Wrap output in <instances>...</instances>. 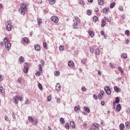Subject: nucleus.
<instances>
[{
  "label": "nucleus",
  "mask_w": 130,
  "mask_h": 130,
  "mask_svg": "<svg viewBox=\"0 0 130 130\" xmlns=\"http://www.w3.org/2000/svg\"><path fill=\"white\" fill-rule=\"evenodd\" d=\"M20 8H21V11L20 13L21 15H25V12H26V11H28V8H27V6L25 4L21 3L20 5Z\"/></svg>",
  "instance_id": "obj_1"
},
{
  "label": "nucleus",
  "mask_w": 130,
  "mask_h": 130,
  "mask_svg": "<svg viewBox=\"0 0 130 130\" xmlns=\"http://www.w3.org/2000/svg\"><path fill=\"white\" fill-rule=\"evenodd\" d=\"M4 42L5 43V47L6 49L9 51L11 48V43L8 41V38L5 37L4 39Z\"/></svg>",
  "instance_id": "obj_2"
},
{
  "label": "nucleus",
  "mask_w": 130,
  "mask_h": 130,
  "mask_svg": "<svg viewBox=\"0 0 130 130\" xmlns=\"http://www.w3.org/2000/svg\"><path fill=\"white\" fill-rule=\"evenodd\" d=\"M28 71H29V65L28 63L25 62L24 64L23 72L25 74H28Z\"/></svg>",
  "instance_id": "obj_3"
},
{
  "label": "nucleus",
  "mask_w": 130,
  "mask_h": 130,
  "mask_svg": "<svg viewBox=\"0 0 130 130\" xmlns=\"http://www.w3.org/2000/svg\"><path fill=\"white\" fill-rule=\"evenodd\" d=\"M104 90L108 95H110V94H111V89L110 88V87L106 86H105Z\"/></svg>",
  "instance_id": "obj_4"
},
{
  "label": "nucleus",
  "mask_w": 130,
  "mask_h": 130,
  "mask_svg": "<svg viewBox=\"0 0 130 130\" xmlns=\"http://www.w3.org/2000/svg\"><path fill=\"white\" fill-rule=\"evenodd\" d=\"M51 20L54 23H58V18L55 16H53L51 18Z\"/></svg>",
  "instance_id": "obj_5"
},
{
  "label": "nucleus",
  "mask_w": 130,
  "mask_h": 130,
  "mask_svg": "<svg viewBox=\"0 0 130 130\" xmlns=\"http://www.w3.org/2000/svg\"><path fill=\"white\" fill-rule=\"evenodd\" d=\"M68 66L70 67V68H73V67L75 66V63L72 60H70L68 62Z\"/></svg>",
  "instance_id": "obj_6"
},
{
  "label": "nucleus",
  "mask_w": 130,
  "mask_h": 130,
  "mask_svg": "<svg viewBox=\"0 0 130 130\" xmlns=\"http://www.w3.org/2000/svg\"><path fill=\"white\" fill-rule=\"evenodd\" d=\"M80 110H81V107H80V106L74 107V111H75L76 113H78Z\"/></svg>",
  "instance_id": "obj_7"
},
{
  "label": "nucleus",
  "mask_w": 130,
  "mask_h": 130,
  "mask_svg": "<svg viewBox=\"0 0 130 130\" xmlns=\"http://www.w3.org/2000/svg\"><path fill=\"white\" fill-rule=\"evenodd\" d=\"M70 123L72 128H76V124H75V122H74V121H71Z\"/></svg>",
  "instance_id": "obj_8"
},
{
  "label": "nucleus",
  "mask_w": 130,
  "mask_h": 130,
  "mask_svg": "<svg viewBox=\"0 0 130 130\" xmlns=\"http://www.w3.org/2000/svg\"><path fill=\"white\" fill-rule=\"evenodd\" d=\"M18 100H19L18 99V96H14L13 97V101H14V103H15V104H18Z\"/></svg>",
  "instance_id": "obj_9"
},
{
  "label": "nucleus",
  "mask_w": 130,
  "mask_h": 130,
  "mask_svg": "<svg viewBox=\"0 0 130 130\" xmlns=\"http://www.w3.org/2000/svg\"><path fill=\"white\" fill-rule=\"evenodd\" d=\"M12 28H13V26L11 24H8L6 27V29L8 31H11L12 30Z\"/></svg>",
  "instance_id": "obj_10"
},
{
  "label": "nucleus",
  "mask_w": 130,
  "mask_h": 130,
  "mask_svg": "<svg viewBox=\"0 0 130 130\" xmlns=\"http://www.w3.org/2000/svg\"><path fill=\"white\" fill-rule=\"evenodd\" d=\"M56 91H60V84L59 83H57L56 85Z\"/></svg>",
  "instance_id": "obj_11"
},
{
  "label": "nucleus",
  "mask_w": 130,
  "mask_h": 130,
  "mask_svg": "<svg viewBox=\"0 0 130 130\" xmlns=\"http://www.w3.org/2000/svg\"><path fill=\"white\" fill-rule=\"evenodd\" d=\"M120 110H121V106H120V104H118L116 107V111H117V112H119Z\"/></svg>",
  "instance_id": "obj_12"
},
{
  "label": "nucleus",
  "mask_w": 130,
  "mask_h": 130,
  "mask_svg": "<svg viewBox=\"0 0 130 130\" xmlns=\"http://www.w3.org/2000/svg\"><path fill=\"white\" fill-rule=\"evenodd\" d=\"M35 49L37 51H39V50H40V46L38 44H36L35 46Z\"/></svg>",
  "instance_id": "obj_13"
},
{
  "label": "nucleus",
  "mask_w": 130,
  "mask_h": 130,
  "mask_svg": "<svg viewBox=\"0 0 130 130\" xmlns=\"http://www.w3.org/2000/svg\"><path fill=\"white\" fill-rule=\"evenodd\" d=\"M105 25H106V21H105L104 19H103L102 21L101 27H105Z\"/></svg>",
  "instance_id": "obj_14"
},
{
  "label": "nucleus",
  "mask_w": 130,
  "mask_h": 130,
  "mask_svg": "<svg viewBox=\"0 0 130 130\" xmlns=\"http://www.w3.org/2000/svg\"><path fill=\"white\" fill-rule=\"evenodd\" d=\"M22 40L23 42H24V43H28L29 42V40H28V39L26 37L22 38Z\"/></svg>",
  "instance_id": "obj_15"
},
{
  "label": "nucleus",
  "mask_w": 130,
  "mask_h": 130,
  "mask_svg": "<svg viewBox=\"0 0 130 130\" xmlns=\"http://www.w3.org/2000/svg\"><path fill=\"white\" fill-rule=\"evenodd\" d=\"M114 90L115 92H116V93H118V92H119V87L117 86H115L114 87Z\"/></svg>",
  "instance_id": "obj_16"
},
{
  "label": "nucleus",
  "mask_w": 130,
  "mask_h": 130,
  "mask_svg": "<svg viewBox=\"0 0 130 130\" xmlns=\"http://www.w3.org/2000/svg\"><path fill=\"white\" fill-rule=\"evenodd\" d=\"M19 60L21 62H24V61H25V59H24V57H23V56L19 57Z\"/></svg>",
  "instance_id": "obj_17"
},
{
  "label": "nucleus",
  "mask_w": 130,
  "mask_h": 130,
  "mask_svg": "<svg viewBox=\"0 0 130 130\" xmlns=\"http://www.w3.org/2000/svg\"><path fill=\"white\" fill-rule=\"evenodd\" d=\"M89 35L91 37H94V32L91 30L88 31Z\"/></svg>",
  "instance_id": "obj_18"
},
{
  "label": "nucleus",
  "mask_w": 130,
  "mask_h": 130,
  "mask_svg": "<svg viewBox=\"0 0 130 130\" xmlns=\"http://www.w3.org/2000/svg\"><path fill=\"white\" fill-rule=\"evenodd\" d=\"M119 128H120V130H123V129L124 128V124H120L119 125Z\"/></svg>",
  "instance_id": "obj_19"
},
{
  "label": "nucleus",
  "mask_w": 130,
  "mask_h": 130,
  "mask_svg": "<svg viewBox=\"0 0 130 130\" xmlns=\"http://www.w3.org/2000/svg\"><path fill=\"white\" fill-rule=\"evenodd\" d=\"M95 54H96V55H99L100 54V50L99 49H96Z\"/></svg>",
  "instance_id": "obj_20"
},
{
  "label": "nucleus",
  "mask_w": 130,
  "mask_h": 130,
  "mask_svg": "<svg viewBox=\"0 0 130 130\" xmlns=\"http://www.w3.org/2000/svg\"><path fill=\"white\" fill-rule=\"evenodd\" d=\"M115 7V3L113 2L110 5V9H113V8Z\"/></svg>",
  "instance_id": "obj_21"
},
{
  "label": "nucleus",
  "mask_w": 130,
  "mask_h": 130,
  "mask_svg": "<svg viewBox=\"0 0 130 130\" xmlns=\"http://www.w3.org/2000/svg\"><path fill=\"white\" fill-rule=\"evenodd\" d=\"M84 109L85 111H86V112H87L88 113H90V109H89V108L87 107H84Z\"/></svg>",
  "instance_id": "obj_22"
},
{
  "label": "nucleus",
  "mask_w": 130,
  "mask_h": 130,
  "mask_svg": "<svg viewBox=\"0 0 130 130\" xmlns=\"http://www.w3.org/2000/svg\"><path fill=\"white\" fill-rule=\"evenodd\" d=\"M38 88L41 90V91H42L43 90V87H42V85L40 83H38Z\"/></svg>",
  "instance_id": "obj_23"
},
{
  "label": "nucleus",
  "mask_w": 130,
  "mask_h": 130,
  "mask_svg": "<svg viewBox=\"0 0 130 130\" xmlns=\"http://www.w3.org/2000/svg\"><path fill=\"white\" fill-rule=\"evenodd\" d=\"M98 4L100 5V6H102L103 4H104V1L103 0H98Z\"/></svg>",
  "instance_id": "obj_24"
},
{
  "label": "nucleus",
  "mask_w": 130,
  "mask_h": 130,
  "mask_svg": "<svg viewBox=\"0 0 130 130\" xmlns=\"http://www.w3.org/2000/svg\"><path fill=\"white\" fill-rule=\"evenodd\" d=\"M86 14L88 16H91V15H92V12H91V10H88L86 11Z\"/></svg>",
  "instance_id": "obj_25"
},
{
  "label": "nucleus",
  "mask_w": 130,
  "mask_h": 130,
  "mask_svg": "<svg viewBox=\"0 0 130 130\" xmlns=\"http://www.w3.org/2000/svg\"><path fill=\"white\" fill-rule=\"evenodd\" d=\"M43 45L44 48H45V49H46V50H47V49H48V48L47 47V44H46V43H44Z\"/></svg>",
  "instance_id": "obj_26"
},
{
  "label": "nucleus",
  "mask_w": 130,
  "mask_h": 130,
  "mask_svg": "<svg viewBox=\"0 0 130 130\" xmlns=\"http://www.w3.org/2000/svg\"><path fill=\"white\" fill-rule=\"evenodd\" d=\"M42 23V20H41V18H38V24L39 26H40V24Z\"/></svg>",
  "instance_id": "obj_27"
},
{
  "label": "nucleus",
  "mask_w": 130,
  "mask_h": 130,
  "mask_svg": "<svg viewBox=\"0 0 130 130\" xmlns=\"http://www.w3.org/2000/svg\"><path fill=\"white\" fill-rule=\"evenodd\" d=\"M93 21H94V22H97V21H98V17L96 16H93Z\"/></svg>",
  "instance_id": "obj_28"
},
{
  "label": "nucleus",
  "mask_w": 130,
  "mask_h": 130,
  "mask_svg": "<svg viewBox=\"0 0 130 130\" xmlns=\"http://www.w3.org/2000/svg\"><path fill=\"white\" fill-rule=\"evenodd\" d=\"M0 92L5 93V89L3 86H0Z\"/></svg>",
  "instance_id": "obj_29"
},
{
  "label": "nucleus",
  "mask_w": 130,
  "mask_h": 130,
  "mask_svg": "<svg viewBox=\"0 0 130 130\" xmlns=\"http://www.w3.org/2000/svg\"><path fill=\"white\" fill-rule=\"evenodd\" d=\"M49 3L50 5H54L55 1L54 0H49Z\"/></svg>",
  "instance_id": "obj_30"
},
{
  "label": "nucleus",
  "mask_w": 130,
  "mask_h": 130,
  "mask_svg": "<svg viewBox=\"0 0 130 130\" xmlns=\"http://www.w3.org/2000/svg\"><path fill=\"white\" fill-rule=\"evenodd\" d=\"M65 128H66V129H70V125H69L68 123H66Z\"/></svg>",
  "instance_id": "obj_31"
},
{
  "label": "nucleus",
  "mask_w": 130,
  "mask_h": 130,
  "mask_svg": "<svg viewBox=\"0 0 130 130\" xmlns=\"http://www.w3.org/2000/svg\"><path fill=\"white\" fill-rule=\"evenodd\" d=\"M78 23L76 22H75L74 24H73V28L74 29H77V28L78 27Z\"/></svg>",
  "instance_id": "obj_32"
},
{
  "label": "nucleus",
  "mask_w": 130,
  "mask_h": 130,
  "mask_svg": "<svg viewBox=\"0 0 130 130\" xmlns=\"http://www.w3.org/2000/svg\"><path fill=\"white\" fill-rule=\"evenodd\" d=\"M59 71H55L54 72V75L55 76H56V77H58V76H59Z\"/></svg>",
  "instance_id": "obj_33"
},
{
  "label": "nucleus",
  "mask_w": 130,
  "mask_h": 130,
  "mask_svg": "<svg viewBox=\"0 0 130 130\" xmlns=\"http://www.w3.org/2000/svg\"><path fill=\"white\" fill-rule=\"evenodd\" d=\"M31 122L32 125H37V122L35 120H34V119Z\"/></svg>",
  "instance_id": "obj_34"
},
{
  "label": "nucleus",
  "mask_w": 130,
  "mask_h": 130,
  "mask_svg": "<svg viewBox=\"0 0 130 130\" xmlns=\"http://www.w3.org/2000/svg\"><path fill=\"white\" fill-rule=\"evenodd\" d=\"M107 12H108V9H107V8H105L103 9V13H105V14H107Z\"/></svg>",
  "instance_id": "obj_35"
},
{
  "label": "nucleus",
  "mask_w": 130,
  "mask_h": 130,
  "mask_svg": "<svg viewBox=\"0 0 130 130\" xmlns=\"http://www.w3.org/2000/svg\"><path fill=\"white\" fill-rule=\"evenodd\" d=\"M75 20L77 21V23H80L81 22V20H80V18L78 17H75Z\"/></svg>",
  "instance_id": "obj_36"
},
{
  "label": "nucleus",
  "mask_w": 130,
  "mask_h": 130,
  "mask_svg": "<svg viewBox=\"0 0 130 130\" xmlns=\"http://www.w3.org/2000/svg\"><path fill=\"white\" fill-rule=\"evenodd\" d=\"M125 35L126 36H129V30H126L125 31Z\"/></svg>",
  "instance_id": "obj_37"
},
{
  "label": "nucleus",
  "mask_w": 130,
  "mask_h": 130,
  "mask_svg": "<svg viewBox=\"0 0 130 130\" xmlns=\"http://www.w3.org/2000/svg\"><path fill=\"white\" fill-rule=\"evenodd\" d=\"M60 122H61V123H64L65 121H64V119H63V118L61 117L60 118Z\"/></svg>",
  "instance_id": "obj_38"
},
{
  "label": "nucleus",
  "mask_w": 130,
  "mask_h": 130,
  "mask_svg": "<svg viewBox=\"0 0 130 130\" xmlns=\"http://www.w3.org/2000/svg\"><path fill=\"white\" fill-rule=\"evenodd\" d=\"M92 126H93L94 127H96V128H98V127H99V125L96 123H93Z\"/></svg>",
  "instance_id": "obj_39"
},
{
  "label": "nucleus",
  "mask_w": 130,
  "mask_h": 130,
  "mask_svg": "<svg viewBox=\"0 0 130 130\" xmlns=\"http://www.w3.org/2000/svg\"><path fill=\"white\" fill-rule=\"evenodd\" d=\"M119 101H120L119 98H118V97L116 98L115 103L117 104H118V103H119Z\"/></svg>",
  "instance_id": "obj_40"
},
{
  "label": "nucleus",
  "mask_w": 130,
  "mask_h": 130,
  "mask_svg": "<svg viewBox=\"0 0 130 130\" xmlns=\"http://www.w3.org/2000/svg\"><path fill=\"white\" fill-rule=\"evenodd\" d=\"M121 57H122V58H126V57H127V56L126 54L123 53L121 55Z\"/></svg>",
  "instance_id": "obj_41"
},
{
  "label": "nucleus",
  "mask_w": 130,
  "mask_h": 130,
  "mask_svg": "<svg viewBox=\"0 0 130 130\" xmlns=\"http://www.w3.org/2000/svg\"><path fill=\"white\" fill-rule=\"evenodd\" d=\"M38 67H39V71H40V72H41L42 73V66H41V64H39V66H38Z\"/></svg>",
  "instance_id": "obj_42"
},
{
  "label": "nucleus",
  "mask_w": 130,
  "mask_h": 130,
  "mask_svg": "<svg viewBox=\"0 0 130 130\" xmlns=\"http://www.w3.org/2000/svg\"><path fill=\"white\" fill-rule=\"evenodd\" d=\"M105 20L107 21L109 23H110L111 22V19L108 18V17H105Z\"/></svg>",
  "instance_id": "obj_43"
},
{
  "label": "nucleus",
  "mask_w": 130,
  "mask_h": 130,
  "mask_svg": "<svg viewBox=\"0 0 130 130\" xmlns=\"http://www.w3.org/2000/svg\"><path fill=\"white\" fill-rule=\"evenodd\" d=\"M118 70H119V72L121 73V74H123V71L122 70V68L121 67H119Z\"/></svg>",
  "instance_id": "obj_44"
},
{
  "label": "nucleus",
  "mask_w": 130,
  "mask_h": 130,
  "mask_svg": "<svg viewBox=\"0 0 130 130\" xmlns=\"http://www.w3.org/2000/svg\"><path fill=\"white\" fill-rule=\"evenodd\" d=\"M28 119L29 121H30L31 122L34 119L33 118H32V117H31V116H28Z\"/></svg>",
  "instance_id": "obj_45"
},
{
  "label": "nucleus",
  "mask_w": 130,
  "mask_h": 130,
  "mask_svg": "<svg viewBox=\"0 0 130 130\" xmlns=\"http://www.w3.org/2000/svg\"><path fill=\"white\" fill-rule=\"evenodd\" d=\"M59 49L60 50L62 51V50H63V49H64V47L63 46H60L59 47Z\"/></svg>",
  "instance_id": "obj_46"
},
{
  "label": "nucleus",
  "mask_w": 130,
  "mask_h": 130,
  "mask_svg": "<svg viewBox=\"0 0 130 130\" xmlns=\"http://www.w3.org/2000/svg\"><path fill=\"white\" fill-rule=\"evenodd\" d=\"M17 83H19V84H21L22 83V79L21 78H19L18 79Z\"/></svg>",
  "instance_id": "obj_47"
},
{
  "label": "nucleus",
  "mask_w": 130,
  "mask_h": 130,
  "mask_svg": "<svg viewBox=\"0 0 130 130\" xmlns=\"http://www.w3.org/2000/svg\"><path fill=\"white\" fill-rule=\"evenodd\" d=\"M81 90L83 91V92H86V91H87V89L85 87H82Z\"/></svg>",
  "instance_id": "obj_48"
},
{
  "label": "nucleus",
  "mask_w": 130,
  "mask_h": 130,
  "mask_svg": "<svg viewBox=\"0 0 130 130\" xmlns=\"http://www.w3.org/2000/svg\"><path fill=\"white\" fill-rule=\"evenodd\" d=\"M93 97L95 100H97V99H98V96H97V95L95 94L93 95Z\"/></svg>",
  "instance_id": "obj_49"
},
{
  "label": "nucleus",
  "mask_w": 130,
  "mask_h": 130,
  "mask_svg": "<svg viewBox=\"0 0 130 130\" xmlns=\"http://www.w3.org/2000/svg\"><path fill=\"white\" fill-rule=\"evenodd\" d=\"M36 76H37V77H39V76H40V72L38 71L36 72Z\"/></svg>",
  "instance_id": "obj_50"
},
{
  "label": "nucleus",
  "mask_w": 130,
  "mask_h": 130,
  "mask_svg": "<svg viewBox=\"0 0 130 130\" xmlns=\"http://www.w3.org/2000/svg\"><path fill=\"white\" fill-rule=\"evenodd\" d=\"M98 74L99 76H101V75H102V72H101L100 70H98Z\"/></svg>",
  "instance_id": "obj_51"
},
{
  "label": "nucleus",
  "mask_w": 130,
  "mask_h": 130,
  "mask_svg": "<svg viewBox=\"0 0 130 130\" xmlns=\"http://www.w3.org/2000/svg\"><path fill=\"white\" fill-rule=\"evenodd\" d=\"M121 18H122L123 20H124V19H125V14H122L121 16Z\"/></svg>",
  "instance_id": "obj_52"
},
{
  "label": "nucleus",
  "mask_w": 130,
  "mask_h": 130,
  "mask_svg": "<svg viewBox=\"0 0 130 130\" xmlns=\"http://www.w3.org/2000/svg\"><path fill=\"white\" fill-rule=\"evenodd\" d=\"M98 98H99V99H100V100L102 99V95L101 94H99V95H98Z\"/></svg>",
  "instance_id": "obj_53"
},
{
  "label": "nucleus",
  "mask_w": 130,
  "mask_h": 130,
  "mask_svg": "<svg viewBox=\"0 0 130 130\" xmlns=\"http://www.w3.org/2000/svg\"><path fill=\"white\" fill-rule=\"evenodd\" d=\"M90 51L91 53H94V49H93V48H90Z\"/></svg>",
  "instance_id": "obj_54"
},
{
  "label": "nucleus",
  "mask_w": 130,
  "mask_h": 130,
  "mask_svg": "<svg viewBox=\"0 0 130 130\" xmlns=\"http://www.w3.org/2000/svg\"><path fill=\"white\" fill-rule=\"evenodd\" d=\"M125 126L126 127H127V126H128V125H129V122H126L125 123Z\"/></svg>",
  "instance_id": "obj_55"
},
{
  "label": "nucleus",
  "mask_w": 130,
  "mask_h": 130,
  "mask_svg": "<svg viewBox=\"0 0 130 130\" xmlns=\"http://www.w3.org/2000/svg\"><path fill=\"white\" fill-rule=\"evenodd\" d=\"M48 101H51V96L50 95L48 96L47 98Z\"/></svg>",
  "instance_id": "obj_56"
},
{
  "label": "nucleus",
  "mask_w": 130,
  "mask_h": 130,
  "mask_svg": "<svg viewBox=\"0 0 130 130\" xmlns=\"http://www.w3.org/2000/svg\"><path fill=\"white\" fill-rule=\"evenodd\" d=\"M12 117L13 119H16V116L15 115V113H12Z\"/></svg>",
  "instance_id": "obj_57"
},
{
  "label": "nucleus",
  "mask_w": 130,
  "mask_h": 130,
  "mask_svg": "<svg viewBox=\"0 0 130 130\" xmlns=\"http://www.w3.org/2000/svg\"><path fill=\"white\" fill-rule=\"evenodd\" d=\"M109 66H110V68H111V69H113V68H114V66H113V64H112V63H109Z\"/></svg>",
  "instance_id": "obj_58"
},
{
  "label": "nucleus",
  "mask_w": 130,
  "mask_h": 130,
  "mask_svg": "<svg viewBox=\"0 0 130 130\" xmlns=\"http://www.w3.org/2000/svg\"><path fill=\"white\" fill-rule=\"evenodd\" d=\"M96 128L94 127V126L92 125L90 126V130H95Z\"/></svg>",
  "instance_id": "obj_59"
},
{
  "label": "nucleus",
  "mask_w": 130,
  "mask_h": 130,
  "mask_svg": "<svg viewBox=\"0 0 130 130\" xmlns=\"http://www.w3.org/2000/svg\"><path fill=\"white\" fill-rule=\"evenodd\" d=\"M79 4L80 5H84V2H83L82 0H79Z\"/></svg>",
  "instance_id": "obj_60"
},
{
  "label": "nucleus",
  "mask_w": 130,
  "mask_h": 130,
  "mask_svg": "<svg viewBox=\"0 0 130 130\" xmlns=\"http://www.w3.org/2000/svg\"><path fill=\"white\" fill-rule=\"evenodd\" d=\"M81 62H82V63H83V64H85V63H86V60H85V59L82 60Z\"/></svg>",
  "instance_id": "obj_61"
},
{
  "label": "nucleus",
  "mask_w": 130,
  "mask_h": 130,
  "mask_svg": "<svg viewBox=\"0 0 130 130\" xmlns=\"http://www.w3.org/2000/svg\"><path fill=\"white\" fill-rule=\"evenodd\" d=\"M5 120H6V121H8V120H9V117H8V116H6L5 117Z\"/></svg>",
  "instance_id": "obj_62"
},
{
  "label": "nucleus",
  "mask_w": 130,
  "mask_h": 130,
  "mask_svg": "<svg viewBox=\"0 0 130 130\" xmlns=\"http://www.w3.org/2000/svg\"><path fill=\"white\" fill-rule=\"evenodd\" d=\"M101 35H102L103 36H104V31L103 30H101Z\"/></svg>",
  "instance_id": "obj_63"
},
{
  "label": "nucleus",
  "mask_w": 130,
  "mask_h": 130,
  "mask_svg": "<svg viewBox=\"0 0 130 130\" xmlns=\"http://www.w3.org/2000/svg\"><path fill=\"white\" fill-rule=\"evenodd\" d=\"M126 111H127V113H129V112H130V108H128L126 110Z\"/></svg>",
  "instance_id": "obj_64"
}]
</instances>
